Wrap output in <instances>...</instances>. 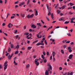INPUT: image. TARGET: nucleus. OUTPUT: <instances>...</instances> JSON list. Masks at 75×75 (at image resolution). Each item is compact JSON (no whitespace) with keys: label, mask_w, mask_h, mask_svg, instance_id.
<instances>
[{"label":"nucleus","mask_w":75,"mask_h":75,"mask_svg":"<svg viewBox=\"0 0 75 75\" xmlns=\"http://www.w3.org/2000/svg\"><path fill=\"white\" fill-rule=\"evenodd\" d=\"M69 42H70V41H67L66 42V43H69Z\"/></svg>","instance_id":"nucleus-63"},{"label":"nucleus","mask_w":75,"mask_h":75,"mask_svg":"<svg viewBox=\"0 0 75 75\" xmlns=\"http://www.w3.org/2000/svg\"><path fill=\"white\" fill-rule=\"evenodd\" d=\"M13 55V54H12L11 55H9L8 57V59H11Z\"/></svg>","instance_id":"nucleus-2"},{"label":"nucleus","mask_w":75,"mask_h":75,"mask_svg":"<svg viewBox=\"0 0 75 75\" xmlns=\"http://www.w3.org/2000/svg\"><path fill=\"white\" fill-rule=\"evenodd\" d=\"M27 18H31L30 17V15H28L27 16Z\"/></svg>","instance_id":"nucleus-22"},{"label":"nucleus","mask_w":75,"mask_h":75,"mask_svg":"<svg viewBox=\"0 0 75 75\" xmlns=\"http://www.w3.org/2000/svg\"><path fill=\"white\" fill-rule=\"evenodd\" d=\"M7 66H5L4 68V70H5V69H7Z\"/></svg>","instance_id":"nucleus-41"},{"label":"nucleus","mask_w":75,"mask_h":75,"mask_svg":"<svg viewBox=\"0 0 75 75\" xmlns=\"http://www.w3.org/2000/svg\"><path fill=\"white\" fill-rule=\"evenodd\" d=\"M44 63H46L47 62V59H44Z\"/></svg>","instance_id":"nucleus-34"},{"label":"nucleus","mask_w":75,"mask_h":75,"mask_svg":"<svg viewBox=\"0 0 75 75\" xmlns=\"http://www.w3.org/2000/svg\"><path fill=\"white\" fill-rule=\"evenodd\" d=\"M34 16V14H32L31 15H30V18H33Z\"/></svg>","instance_id":"nucleus-30"},{"label":"nucleus","mask_w":75,"mask_h":75,"mask_svg":"<svg viewBox=\"0 0 75 75\" xmlns=\"http://www.w3.org/2000/svg\"><path fill=\"white\" fill-rule=\"evenodd\" d=\"M73 8L74 10H75V6H73Z\"/></svg>","instance_id":"nucleus-61"},{"label":"nucleus","mask_w":75,"mask_h":75,"mask_svg":"<svg viewBox=\"0 0 75 75\" xmlns=\"http://www.w3.org/2000/svg\"><path fill=\"white\" fill-rule=\"evenodd\" d=\"M73 57V55L72 54H70L69 56V59H72V57Z\"/></svg>","instance_id":"nucleus-6"},{"label":"nucleus","mask_w":75,"mask_h":75,"mask_svg":"<svg viewBox=\"0 0 75 75\" xmlns=\"http://www.w3.org/2000/svg\"><path fill=\"white\" fill-rule=\"evenodd\" d=\"M55 57H53V61H55Z\"/></svg>","instance_id":"nucleus-53"},{"label":"nucleus","mask_w":75,"mask_h":75,"mask_svg":"<svg viewBox=\"0 0 75 75\" xmlns=\"http://www.w3.org/2000/svg\"><path fill=\"white\" fill-rule=\"evenodd\" d=\"M75 18H71V21H73V20H75Z\"/></svg>","instance_id":"nucleus-28"},{"label":"nucleus","mask_w":75,"mask_h":75,"mask_svg":"<svg viewBox=\"0 0 75 75\" xmlns=\"http://www.w3.org/2000/svg\"><path fill=\"white\" fill-rule=\"evenodd\" d=\"M61 53L62 54H64V50H61Z\"/></svg>","instance_id":"nucleus-18"},{"label":"nucleus","mask_w":75,"mask_h":75,"mask_svg":"<svg viewBox=\"0 0 75 75\" xmlns=\"http://www.w3.org/2000/svg\"><path fill=\"white\" fill-rule=\"evenodd\" d=\"M14 18V16H12L11 17V18L12 19Z\"/></svg>","instance_id":"nucleus-49"},{"label":"nucleus","mask_w":75,"mask_h":75,"mask_svg":"<svg viewBox=\"0 0 75 75\" xmlns=\"http://www.w3.org/2000/svg\"><path fill=\"white\" fill-rule=\"evenodd\" d=\"M67 74V73L65 72V73H64L63 74V75H66Z\"/></svg>","instance_id":"nucleus-56"},{"label":"nucleus","mask_w":75,"mask_h":75,"mask_svg":"<svg viewBox=\"0 0 75 75\" xmlns=\"http://www.w3.org/2000/svg\"><path fill=\"white\" fill-rule=\"evenodd\" d=\"M18 53V51H16L15 52V54H17Z\"/></svg>","instance_id":"nucleus-39"},{"label":"nucleus","mask_w":75,"mask_h":75,"mask_svg":"<svg viewBox=\"0 0 75 75\" xmlns=\"http://www.w3.org/2000/svg\"><path fill=\"white\" fill-rule=\"evenodd\" d=\"M41 43L40 42H39L36 45L37 46H38L40 45H41Z\"/></svg>","instance_id":"nucleus-23"},{"label":"nucleus","mask_w":75,"mask_h":75,"mask_svg":"<svg viewBox=\"0 0 75 75\" xmlns=\"http://www.w3.org/2000/svg\"><path fill=\"white\" fill-rule=\"evenodd\" d=\"M37 37L38 38H41V37H42V36L41 35H40L39 36V35H37Z\"/></svg>","instance_id":"nucleus-9"},{"label":"nucleus","mask_w":75,"mask_h":75,"mask_svg":"<svg viewBox=\"0 0 75 75\" xmlns=\"http://www.w3.org/2000/svg\"><path fill=\"white\" fill-rule=\"evenodd\" d=\"M42 54L44 55L45 56L46 55V53H45L44 51L42 52Z\"/></svg>","instance_id":"nucleus-25"},{"label":"nucleus","mask_w":75,"mask_h":75,"mask_svg":"<svg viewBox=\"0 0 75 75\" xmlns=\"http://www.w3.org/2000/svg\"><path fill=\"white\" fill-rule=\"evenodd\" d=\"M45 75H49V72L48 71V70H47L45 71Z\"/></svg>","instance_id":"nucleus-3"},{"label":"nucleus","mask_w":75,"mask_h":75,"mask_svg":"<svg viewBox=\"0 0 75 75\" xmlns=\"http://www.w3.org/2000/svg\"><path fill=\"white\" fill-rule=\"evenodd\" d=\"M68 50H69V52H71L72 51V50H71V47H69Z\"/></svg>","instance_id":"nucleus-4"},{"label":"nucleus","mask_w":75,"mask_h":75,"mask_svg":"<svg viewBox=\"0 0 75 75\" xmlns=\"http://www.w3.org/2000/svg\"><path fill=\"white\" fill-rule=\"evenodd\" d=\"M30 0H28L27 2V4H30Z\"/></svg>","instance_id":"nucleus-19"},{"label":"nucleus","mask_w":75,"mask_h":75,"mask_svg":"<svg viewBox=\"0 0 75 75\" xmlns=\"http://www.w3.org/2000/svg\"><path fill=\"white\" fill-rule=\"evenodd\" d=\"M57 11L58 14H59L61 13V11L59 10H57Z\"/></svg>","instance_id":"nucleus-21"},{"label":"nucleus","mask_w":75,"mask_h":75,"mask_svg":"<svg viewBox=\"0 0 75 75\" xmlns=\"http://www.w3.org/2000/svg\"><path fill=\"white\" fill-rule=\"evenodd\" d=\"M25 35H28L29 34V33L28 32H26L25 33Z\"/></svg>","instance_id":"nucleus-16"},{"label":"nucleus","mask_w":75,"mask_h":75,"mask_svg":"<svg viewBox=\"0 0 75 75\" xmlns=\"http://www.w3.org/2000/svg\"><path fill=\"white\" fill-rule=\"evenodd\" d=\"M35 16H37L38 15V12H37V11H36L35 12Z\"/></svg>","instance_id":"nucleus-20"},{"label":"nucleus","mask_w":75,"mask_h":75,"mask_svg":"<svg viewBox=\"0 0 75 75\" xmlns=\"http://www.w3.org/2000/svg\"><path fill=\"white\" fill-rule=\"evenodd\" d=\"M21 50H25V47H22L21 48Z\"/></svg>","instance_id":"nucleus-12"},{"label":"nucleus","mask_w":75,"mask_h":75,"mask_svg":"<svg viewBox=\"0 0 75 75\" xmlns=\"http://www.w3.org/2000/svg\"><path fill=\"white\" fill-rule=\"evenodd\" d=\"M18 35H17L16 36V38L17 39V38H18Z\"/></svg>","instance_id":"nucleus-59"},{"label":"nucleus","mask_w":75,"mask_h":75,"mask_svg":"<svg viewBox=\"0 0 75 75\" xmlns=\"http://www.w3.org/2000/svg\"><path fill=\"white\" fill-rule=\"evenodd\" d=\"M67 75H70V73L69 72H67V74H66Z\"/></svg>","instance_id":"nucleus-48"},{"label":"nucleus","mask_w":75,"mask_h":75,"mask_svg":"<svg viewBox=\"0 0 75 75\" xmlns=\"http://www.w3.org/2000/svg\"><path fill=\"white\" fill-rule=\"evenodd\" d=\"M73 75V72H71L70 74V75Z\"/></svg>","instance_id":"nucleus-58"},{"label":"nucleus","mask_w":75,"mask_h":75,"mask_svg":"<svg viewBox=\"0 0 75 75\" xmlns=\"http://www.w3.org/2000/svg\"><path fill=\"white\" fill-rule=\"evenodd\" d=\"M38 40H36L35 41H34V42H33V43L34 44V43H35V42H38Z\"/></svg>","instance_id":"nucleus-35"},{"label":"nucleus","mask_w":75,"mask_h":75,"mask_svg":"<svg viewBox=\"0 0 75 75\" xmlns=\"http://www.w3.org/2000/svg\"><path fill=\"white\" fill-rule=\"evenodd\" d=\"M41 57H42V58L43 59H44V58H45V57H44V55H43V54H42L41 55Z\"/></svg>","instance_id":"nucleus-26"},{"label":"nucleus","mask_w":75,"mask_h":75,"mask_svg":"<svg viewBox=\"0 0 75 75\" xmlns=\"http://www.w3.org/2000/svg\"><path fill=\"white\" fill-rule=\"evenodd\" d=\"M21 15L22 17H24L25 16V14L24 13H23V14L21 13Z\"/></svg>","instance_id":"nucleus-17"},{"label":"nucleus","mask_w":75,"mask_h":75,"mask_svg":"<svg viewBox=\"0 0 75 75\" xmlns=\"http://www.w3.org/2000/svg\"><path fill=\"white\" fill-rule=\"evenodd\" d=\"M69 36H71V34H70L69 33H68L67 34Z\"/></svg>","instance_id":"nucleus-64"},{"label":"nucleus","mask_w":75,"mask_h":75,"mask_svg":"<svg viewBox=\"0 0 75 75\" xmlns=\"http://www.w3.org/2000/svg\"><path fill=\"white\" fill-rule=\"evenodd\" d=\"M33 3H35L36 2V1L35 0H33Z\"/></svg>","instance_id":"nucleus-55"},{"label":"nucleus","mask_w":75,"mask_h":75,"mask_svg":"<svg viewBox=\"0 0 75 75\" xmlns=\"http://www.w3.org/2000/svg\"><path fill=\"white\" fill-rule=\"evenodd\" d=\"M37 25H39V26H40V27L41 26V24H40V23H37Z\"/></svg>","instance_id":"nucleus-33"},{"label":"nucleus","mask_w":75,"mask_h":75,"mask_svg":"<svg viewBox=\"0 0 75 75\" xmlns=\"http://www.w3.org/2000/svg\"><path fill=\"white\" fill-rule=\"evenodd\" d=\"M70 23H75V22H74L73 21H71Z\"/></svg>","instance_id":"nucleus-37"},{"label":"nucleus","mask_w":75,"mask_h":75,"mask_svg":"<svg viewBox=\"0 0 75 75\" xmlns=\"http://www.w3.org/2000/svg\"><path fill=\"white\" fill-rule=\"evenodd\" d=\"M58 7V4H57V6H55V8H57Z\"/></svg>","instance_id":"nucleus-52"},{"label":"nucleus","mask_w":75,"mask_h":75,"mask_svg":"<svg viewBox=\"0 0 75 75\" xmlns=\"http://www.w3.org/2000/svg\"><path fill=\"white\" fill-rule=\"evenodd\" d=\"M46 54L48 56L49 55V52H47V53H46Z\"/></svg>","instance_id":"nucleus-50"},{"label":"nucleus","mask_w":75,"mask_h":75,"mask_svg":"<svg viewBox=\"0 0 75 75\" xmlns=\"http://www.w3.org/2000/svg\"><path fill=\"white\" fill-rule=\"evenodd\" d=\"M45 40V38H43L42 39V41H44V40Z\"/></svg>","instance_id":"nucleus-60"},{"label":"nucleus","mask_w":75,"mask_h":75,"mask_svg":"<svg viewBox=\"0 0 75 75\" xmlns=\"http://www.w3.org/2000/svg\"><path fill=\"white\" fill-rule=\"evenodd\" d=\"M7 63H8V62L7 61H6L5 62L4 64V65L5 66L7 67V66H8V64H7Z\"/></svg>","instance_id":"nucleus-8"},{"label":"nucleus","mask_w":75,"mask_h":75,"mask_svg":"<svg viewBox=\"0 0 75 75\" xmlns=\"http://www.w3.org/2000/svg\"><path fill=\"white\" fill-rule=\"evenodd\" d=\"M73 30L72 29H71V30H69V31H70L71 33H72V32Z\"/></svg>","instance_id":"nucleus-51"},{"label":"nucleus","mask_w":75,"mask_h":75,"mask_svg":"<svg viewBox=\"0 0 75 75\" xmlns=\"http://www.w3.org/2000/svg\"><path fill=\"white\" fill-rule=\"evenodd\" d=\"M63 19L62 18L60 19L59 20V21H62Z\"/></svg>","instance_id":"nucleus-46"},{"label":"nucleus","mask_w":75,"mask_h":75,"mask_svg":"<svg viewBox=\"0 0 75 75\" xmlns=\"http://www.w3.org/2000/svg\"><path fill=\"white\" fill-rule=\"evenodd\" d=\"M32 28H33V29L36 28V26L35 25H32L31 26Z\"/></svg>","instance_id":"nucleus-7"},{"label":"nucleus","mask_w":75,"mask_h":75,"mask_svg":"<svg viewBox=\"0 0 75 75\" xmlns=\"http://www.w3.org/2000/svg\"><path fill=\"white\" fill-rule=\"evenodd\" d=\"M30 67V64H28L26 66V69H27L28 68V67Z\"/></svg>","instance_id":"nucleus-24"},{"label":"nucleus","mask_w":75,"mask_h":75,"mask_svg":"<svg viewBox=\"0 0 75 75\" xmlns=\"http://www.w3.org/2000/svg\"><path fill=\"white\" fill-rule=\"evenodd\" d=\"M69 14L70 15H72V14H73V13H71V12H69Z\"/></svg>","instance_id":"nucleus-43"},{"label":"nucleus","mask_w":75,"mask_h":75,"mask_svg":"<svg viewBox=\"0 0 75 75\" xmlns=\"http://www.w3.org/2000/svg\"><path fill=\"white\" fill-rule=\"evenodd\" d=\"M46 6L47 8L48 9V11L49 13H48V16H50V14H51V13L50 12L51 11V7H50L49 8V6H48V4H46Z\"/></svg>","instance_id":"nucleus-1"},{"label":"nucleus","mask_w":75,"mask_h":75,"mask_svg":"<svg viewBox=\"0 0 75 75\" xmlns=\"http://www.w3.org/2000/svg\"><path fill=\"white\" fill-rule=\"evenodd\" d=\"M9 54V53H7L6 54V56H8V55Z\"/></svg>","instance_id":"nucleus-62"},{"label":"nucleus","mask_w":75,"mask_h":75,"mask_svg":"<svg viewBox=\"0 0 75 75\" xmlns=\"http://www.w3.org/2000/svg\"><path fill=\"white\" fill-rule=\"evenodd\" d=\"M19 46L18 45H17V46L16 47V48H17L18 49V48H19Z\"/></svg>","instance_id":"nucleus-36"},{"label":"nucleus","mask_w":75,"mask_h":75,"mask_svg":"<svg viewBox=\"0 0 75 75\" xmlns=\"http://www.w3.org/2000/svg\"><path fill=\"white\" fill-rule=\"evenodd\" d=\"M35 64H36V65H37V66H38V65H39V62H35Z\"/></svg>","instance_id":"nucleus-27"},{"label":"nucleus","mask_w":75,"mask_h":75,"mask_svg":"<svg viewBox=\"0 0 75 75\" xmlns=\"http://www.w3.org/2000/svg\"><path fill=\"white\" fill-rule=\"evenodd\" d=\"M69 4L70 5V6H74V4L71 2L69 3Z\"/></svg>","instance_id":"nucleus-15"},{"label":"nucleus","mask_w":75,"mask_h":75,"mask_svg":"<svg viewBox=\"0 0 75 75\" xmlns=\"http://www.w3.org/2000/svg\"><path fill=\"white\" fill-rule=\"evenodd\" d=\"M55 54H56V53H55V52H52V55H53V57H54L55 55Z\"/></svg>","instance_id":"nucleus-10"},{"label":"nucleus","mask_w":75,"mask_h":75,"mask_svg":"<svg viewBox=\"0 0 75 75\" xmlns=\"http://www.w3.org/2000/svg\"><path fill=\"white\" fill-rule=\"evenodd\" d=\"M66 7V5L63 6L62 7V9H64V8H65Z\"/></svg>","instance_id":"nucleus-14"},{"label":"nucleus","mask_w":75,"mask_h":75,"mask_svg":"<svg viewBox=\"0 0 75 75\" xmlns=\"http://www.w3.org/2000/svg\"><path fill=\"white\" fill-rule=\"evenodd\" d=\"M17 30H15L14 33L15 34H16V33H17Z\"/></svg>","instance_id":"nucleus-45"},{"label":"nucleus","mask_w":75,"mask_h":75,"mask_svg":"<svg viewBox=\"0 0 75 75\" xmlns=\"http://www.w3.org/2000/svg\"><path fill=\"white\" fill-rule=\"evenodd\" d=\"M52 56H51L50 58V60H51V59H52Z\"/></svg>","instance_id":"nucleus-47"},{"label":"nucleus","mask_w":75,"mask_h":75,"mask_svg":"<svg viewBox=\"0 0 75 75\" xmlns=\"http://www.w3.org/2000/svg\"><path fill=\"white\" fill-rule=\"evenodd\" d=\"M21 4H22V5H23L25 4V2H22L21 3Z\"/></svg>","instance_id":"nucleus-54"},{"label":"nucleus","mask_w":75,"mask_h":75,"mask_svg":"<svg viewBox=\"0 0 75 75\" xmlns=\"http://www.w3.org/2000/svg\"><path fill=\"white\" fill-rule=\"evenodd\" d=\"M27 49L28 50H30L32 48V47H27Z\"/></svg>","instance_id":"nucleus-11"},{"label":"nucleus","mask_w":75,"mask_h":75,"mask_svg":"<svg viewBox=\"0 0 75 75\" xmlns=\"http://www.w3.org/2000/svg\"><path fill=\"white\" fill-rule=\"evenodd\" d=\"M46 18L47 21H50V20L49 19V18H48V16L46 17Z\"/></svg>","instance_id":"nucleus-31"},{"label":"nucleus","mask_w":75,"mask_h":75,"mask_svg":"<svg viewBox=\"0 0 75 75\" xmlns=\"http://www.w3.org/2000/svg\"><path fill=\"white\" fill-rule=\"evenodd\" d=\"M47 66L48 67H49L50 69L51 70H52V67H51V66L50 65V63H48L47 64Z\"/></svg>","instance_id":"nucleus-5"},{"label":"nucleus","mask_w":75,"mask_h":75,"mask_svg":"<svg viewBox=\"0 0 75 75\" xmlns=\"http://www.w3.org/2000/svg\"><path fill=\"white\" fill-rule=\"evenodd\" d=\"M8 51L9 52L11 51V49L10 48H8Z\"/></svg>","instance_id":"nucleus-29"},{"label":"nucleus","mask_w":75,"mask_h":75,"mask_svg":"<svg viewBox=\"0 0 75 75\" xmlns=\"http://www.w3.org/2000/svg\"><path fill=\"white\" fill-rule=\"evenodd\" d=\"M38 59H36L35 60V62H38Z\"/></svg>","instance_id":"nucleus-38"},{"label":"nucleus","mask_w":75,"mask_h":75,"mask_svg":"<svg viewBox=\"0 0 75 75\" xmlns=\"http://www.w3.org/2000/svg\"><path fill=\"white\" fill-rule=\"evenodd\" d=\"M69 23V21H66L65 22V24H68Z\"/></svg>","instance_id":"nucleus-32"},{"label":"nucleus","mask_w":75,"mask_h":75,"mask_svg":"<svg viewBox=\"0 0 75 75\" xmlns=\"http://www.w3.org/2000/svg\"><path fill=\"white\" fill-rule=\"evenodd\" d=\"M10 47L11 48H14V45H13V44H11L10 45Z\"/></svg>","instance_id":"nucleus-13"},{"label":"nucleus","mask_w":75,"mask_h":75,"mask_svg":"<svg viewBox=\"0 0 75 75\" xmlns=\"http://www.w3.org/2000/svg\"><path fill=\"white\" fill-rule=\"evenodd\" d=\"M63 47L64 48H65L67 47V46L66 45H64L63 46Z\"/></svg>","instance_id":"nucleus-57"},{"label":"nucleus","mask_w":75,"mask_h":75,"mask_svg":"<svg viewBox=\"0 0 75 75\" xmlns=\"http://www.w3.org/2000/svg\"><path fill=\"white\" fill-rule=\"evenodd\" d=\"M59 69L60 71H61L62 69V68L61 67H60L59 68Z\"/></svg>","instance_id":"nucleus-42"},{"label":"nucleus","mask_w":75,"mask_h":75,"mask_svg":"<svg viewBox=\"0 0 75 75\" xmlns=\"http://www.w3.org/2000/svg\"><path fill=\"white\" fill-rule=\"evenodd\" d=\"M14 64H15V65H17V63H16V61H14Z\"/></svg>","instance_id":"nucleus-40"},{"label":"nucleus","mask_w":75,"mask_h":75,"mask_svg":"<svg viewBox=\"0 0 75 75\" xmlns=\"http://www.w3.org/2000/svg\"><path fill=\"white\" fill-rule=\"evenodd\" d=\"M45 43L46 45H47V41L46 40L45 41Z\"/></svg>","instance_id":"nucleus-44"}]
</instances>
